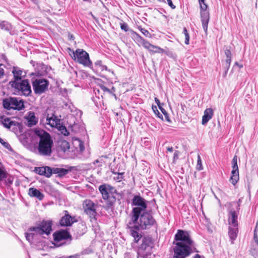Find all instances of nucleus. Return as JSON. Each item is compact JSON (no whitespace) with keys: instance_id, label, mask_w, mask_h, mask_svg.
Instances as JSON below:
<instances>
[{"instance_id":"72a5a7b5","label":"nucleus","mask_w":258,"mask_h":258,"mask_svg":"<svg viewBox=\"0 0 258 258\" xmlns=\"http://www.w3.org/2000/svg\"><path fill=\"white\" fill-rule=\"evenodd\" d=\"M183 34H184V36H185V41H184V43L186 44H189V34L187 32V30L186 29V28L185 27H184L183 28Z\"/></svg>"},{"instance_id":"20e7f679","label":"nucleus","mask_w":258,"mask_h":258,"mask_svg":"<svg viewBox=\"0 0 258 258\" xmlns=\"http://www.w3.org/2000/svg\"><path fill=\"white\" fill-rule=\"evenodd\" d=\"M39 138L38 151L39 155L50 156L52 153L53 141L50 134L44 131H38L36 133Z\"/></svg>"},{"instance_id":"5fc2aeb1","label":"nucleus","mask_w":258,"mask_h":258,"mask_svg":"<svg viewBox=\"0 0 258 258\" xmlns=\"http://www.w3.org/2000/svg\"><path fill=\"white\" fill-rule=\"evenodd\" d=\"M155 101L157 103V104L158 105L159 107V106H161L160 101L157 98H155Z\"/></svg>"},{"instance_id":"c03bdc74","label":"nucleus","mask_w":258,"mask_h":258,"mask_svg":"<svg viewBox=\"0 0 258 258\" xmlns=\"http://www.w3.org/2000/svg\"><path fill=\"white\" fill-rule=\"evenodd\" d=\"M253 240L255 241V242L258 245V236L256 233V228L254 229V231Z\"/></svg>"},{"instance_id":"f8f14e48","label":"nucleus","mask_w":258,"mask_h":258,"mask_svg":"<svg viewBox=\"0 0 258 258\" xmlns=\"http://www.w3.org/2000/svg\"><path fill=\"white\" fill-rule=\"evenodd\" d=\"M201 8V17L202 26L204 31L207 33L209 22V13L207 11L208 5L205 3V0H199Z\"/></svg>"},{"instance_id":"2eb2a0df","label":"nucleus","mask_w":258,"mask_h":258,"mask_svg":"<svg viewBox=\"0 0 258 258\" xmlns=\"http://www.w3.org/2000/svg\"><path fill=\"white\" fill-rule=\"evenodd\" d=\"M0 122L5 127L9 128L13 132H15L20 126V124L19 122L12 120L10 118L4 116L0 117Z\"/></svg>"},{"instance_id":"473e14b6","label":"nucleus","mask_w":258,"mask_h":258,"mask_svg":"<svg viewBox=\"0 0 258 258\" xmlns=\"http://www.w3.org/2000/svg\"><path fill=\"white\" fill-rule=\"evenodd\" d=\"M45 170L44 167H35L34 170L36 173L40 175H44V174H45Z\"/></svg>"},{"instance_id":"09e8293b","label":"nucleus","mask_w":258,"mask_h":258,"mask_svg":"<svg viewBox=\"0 0 258 258\" xmlns=\"http://www.w3.org/2000/svg\"><path fill=\"white\" fill-rule=\"evenodd\" d=\"M100 89L104 92H109V89L104 86V85H100Z\"/></svg>"},{"instance_id":"f03ea898","label":"nucleus","mask_w":258,"mask_h":258,"mask_svg":"<svg viewBox=\"0 0 258 258\" xmlns=\"http://www.w3.org/2000/svg\"><path fill=\"white\" fill-rule=\"evenodd\" d=\"M155 223L156 221L152 215L146 211L139 215L136 222L134 221L132 216V220L127 224V227L130 234L134 238V242L137 243L142 237L138 231L149 229Z\"/></svg>"},{"instance_id":"e433bc0d","label":"nucleus","mask_w":258,"mask_h":258,"mask_svg":"<svg viewBox=\"0 0 258 258\" xmlns=\"http://www.w3.org/2000/svg\"><path fill=\"white\" fill-rule=\"evenodd\" d=\"M95 65L97 67H100V69L101 70H103L104 69L106 70L107 67L105 66H103L102 64V61L101 60H97L95 62Z\"/></svg>"},{"instance_id":"39448f33","label":"nucleus","mask_w":258,"mask_h":258,"mask_svg":"<svg viewBox=\"0 0 258 258\" xmlns=\"http://www.w3.org/2000/svg\"><path fill=\"white\" fill-rule=\"evenodd\" d=\"M142 243L139 246L137 251V258H151L154 241L149 236L141 237Z\"/></svg>"},{"instance_id":"a211bd4d","label":"nucleus","mask_w":258,"mask_h":258,"mask_svg":"<svg viewBox=\"0 0 258 258\" xmlns=\"http://www.w3.org/2000/svg\"><path fill=\"white\" fill-rule=\"evenodd\" d=\"M12 73L13 75L14 80L11 81L18 82L22 81V78L25 77L26 75V73L23 69L18 67H13Z\"/></svg>"},{"instance_id":"7c9ffc66","label":"nucleus","mask_w":258,"mask_h":258,"mask_svg":"<svg viewBox=\"0 0 258 258\" xmlns=\"http://www.w3.org/2000/svg\"><path fill=\"white\" fill-rule=\"evenodd\" d=\"M225 54L226 56L225 61L229 64L231 61V53L230 50L226 49L225 50Z\"/></svg>"},{"instance_id":"9b49d317","label":"nucleus","mask_w":258,"mask_h":258,"mask_svg":"<svg viewBox=\"0 0 258 258\" xmlns=\"http://www.w3.org/2000/svg\"><path fill=\"white\" fill-rule=\"evenodd\" d=\"M99 206L98 203H94L90 199L85 200L82 203V207L84 213L90 219H95L97 215V210Z\"/></svg>"},{"instance_id":"dca6fc26","label":"nucleus","mask_w":258,"mask_h":258,"mask_svg":"<svg viewBox=\"0 0 258 258\" xmlns=\"http://www.w3.org/2000/svg\"><path fill=\"white\" fill-rule=\"evenodd\" d=\"M240 200H239L237 206V212L232 210H231L229 211L228 222L229 225L233 227H238L237 213H238V211L240 209Z\"/></svg>"},{"instance_id":"680f3d73","label":"nucleus","mask_w":258,"mask_h":258,"mask_svg":"<svg viewBox=\"0 0 258 258\" xmlns=\"http://www.w3.org/2000/svg\"><path fill=\"white\" fill-rule=\"evenodd\" d=\"M31 1L33 2H35L36 1V0H31Z\"/></svg>"},{"instance_id":"c85d7f7f","label":"nucleus","mask_w":258,"mask_h":258,"mask_svg":"<svg viewBox=\"0 0 258 258\" xmlns=\"http://www.w3.org/2000/svg\"><path fill=\"white\" fill-rule=\"evenodd\" d=\"M0 28L6 31H10L12 29L11 25L6 21L0 22Z\"/></svg>"},{"instance_id":"b1692460","label":"nucleus","mask_w":258,"mask_h":258,"mask_svg":"<svg viewBox=\"0 0 258 258\" xmlns=\"http://www.w3.org/2000/svg\"><path fill=\"white\" fill-rule=\"evenodd\" d=\"M146 49H147L150 52H152L153 53H163L164 52H165V50L158 46L152 45L150 42L146 46Z\"/></svg>"},{"instance_id":"412c9836","label":"nucleus","mask_w":258,"mask_h":258,"mask_svg":"<svg viewBox=\"0 0 258 258\" xmlns=\"http://www.w3.org/2000/svg\"><path fill=\"white\" fill-rule=\"evenodd\" d=\"M28 195L30 197L36 198L39 201H42L44 197V195L39 190L34 187L29 189Z\"/></svg>"},{"instance_id":"a878e982","label":"nucleus","mask_w":258,"mask_h":258,"mask_svg":"<svg viewBox=\"0 0 258 258\" xmlns=\"http://www.w3.org/2000/svg\"><path fill=\"white\" fill-rule=\"evenodd\" d=\"M135 39L139 46L142 45L145 48H146V46L149 43V41L146 40L138 34H136Z\"/></svg>"},{"instance_id":"7ed1b4c3","label":"nucleus","mask_w":258,"mask_h":258,"mask_svg":"<svg viewBox=\"0 0 258 258\" xmlns=\"http://www.w3.org/2000/svg\"><path fill=\"white\" fill-rule=\"evenodd\" d=\"M52 222L50 220H42L38 222L35 226L30 227L25 233L26 239L32 243L37 240L43 234L49 235L52 231Z\"/></svg>"},{"instance_id":"bb28decb","label":"nucleus","mask_w":258,"mask_h":258,"mask_svg":"<svg viewBox=\"0 0 258 258\" xmlns=\"http://www.w3.org/2000/svg\"><path fill=\"white\" fill-rule=\"evenodd\" d=\"M69 170L64 168H53V173L57 174L59 177H62L68 174Z\"/></svg>"},{"instance_id":"f3484780","label":"nucleus","mask_w":258,"mask_h":258,"mask_svg":"<svg viewBox=\"0 0 258 258\" xmlns=\"http://www.w3.org/2000/svg\"><path fill=\"white\" fill-rule=\"evenodd\" d=\"M64 215L61 218L59 224L62 226H70L75 222L74 217H72L68 211H64Z\"/></svg>"},{"instance_id":"1a4fd4ad","label":"nucleus","mask_w":258,"mask_h":258,"mask_svg":"<svg viewBox=\"0 0 258 258\" xmlns=\"http://www.w3.org/2000/svg\"><path fill=\"white\" fill-rule=\"evenodd\" d=\"M69 49L72 52L70 53L73 60L86 67H90L92 62L89 58V54L82 49H77L76 51Z\"/></svg>"},{"instance_id":"6ab92c4d","label":"nucleus","mask_w":258,"mask_h":258,"mask_svg":"<svg viewBox=\"0 0 258 258\" xmlns=\"http://www.w3.org/2000/svg\"><path fill=\"white\" fill-rule=\"evenodd\" d=\"M232 170L231 171V176L230 181L233 185H235L239 180V170L237 163H232Z\"/></svg>"},{"instance_id":"f257e3e1","label":"nucleus","mask_w":258,"mask_h":258,"mask_svg":"<svg viewBox=\"0 0 258 258\" xmlns=\"http://www.w3.org/2000/svg\"><path fill=\"white\" fill-rule=\"evenodd\" d=\"M173 258H186L198 252L196 245L188 232L178 230L173 242Z\"/></svg>"},{"instance_id":"4468645a","label":"nucleus","mask_w":258,"mask_h":258,"mask_svg":"<svg viewBox=\"0 0 258 258\" xmlns=\"http://www.w3.org/2000/svg\"><path fill=\"white\" fill-rule=\"evenodd\" d=\"M49 82L44 79H36L32 82V86L35 94H41L48 88Z\"/></svg>"},{"instance_id":"a19ab883","label":"nucleus","mask_w":258,"mask_h":258,"mask_svg":"<svg viewBox=\"0 0 258 258\" xmlns=\"http://www.w3.org/2000/svg\"><path fill=\"white\" fill-rule=\"evenodd\" d=\"M4 65L0 63V79H2L5 75V70L3 68Z\"/></svg>"},{"instance_id":"c9c22d12","label":"nucleus","mask_w":258,"mask_h":258,"mask_svg":"<svg viewBox=\"0 0 258 258\" xmlns=\"http://www.w3.org/2000/svg\"><path fill=\"white\" fill-rule=\"evenodd\" d=\"M159 109L161 110V112H162V113L164 115L165 117V118H166V120L168 121V122H170V120L169 119V115H168V113L166 111V110L163 108H162L161 106H159Z\"/></svg>"},{"instance_id":"052dcab7","label":"nucleus","mask_w":258,"mask_h":258,"mask_svg":"<svg viewBox=\"0 0 258 258\" xmlns=\"http://www.w3.org/2000/svg\"><path fill=\"white\" fill-rule=\"evenodd\" d=\"M112 90H113L114 91H115L114 88L113 87L112 88Z\"/></svg>"},{"instance_id":"79ce46f5","label":"nucleus","mask_w":258,"mask_h":258,"mask_svg":"<svg viewBox=\"0 0 258 258\" xmlns=\"http://www.w3.org/2000/svg\"><path fill=\"white\" fill-rule=\"evenodd\" d=\"M165 53H166V54L167 55H168V56L169 57H172V58H175V55L174 53H173L172 51H169V50H165V52H164Z\"/></svg>"},{"instance_id":"603ef678","label":"nucleus","mask_w":258,"mask_h":258,"mask_svg":"<svg viewBox=\"0 0 258 258\" xmlns=\"http://www.w3.org/2000/svg\"><path fill=\"white\" fill-rule=\"evenodd\" d=\"M91 251L89 250L85 249L82 251V254H87L90 253Z\"/></svg>"},{"instance_id":"ea45409f","label":"nucleus","mask_w":258,"mask_h":258,"mask_svg":"<svg viewBox=\"0 0 258 258\" xmlns=\"http://www.w3.org/2000/svg\"><path fill=\"white\" fill-rule=\"evenodd\" d=\"M230 64H231V62H229V64H228V63H227V62H225V66H224L225 73L223 74V76L224 77H225L227 75V72L229 70V67L230 66Z\"/></svg>"},{"instance_id":"bf43d9fd","label":"nucleus","mask_w":258,"mask_h":258,"mask_svg":"<svg viewBox=\"0 0 258 258\" xmlns=\"http://www.w3.org/2000/svg\"><path fill=\"white\" fill-rule=\"evenodd\" d=\"M108 93L113 94V93L111 90L109 89V92H108ZM113 95L115 96L114 94H113Z\"/></svg>"},{"instance_id":"5701e85b","label":"nucleus","mask_w":258,"mask_h":258,"mask_svg":"<svg viewBox=\"0 0 258 258\" xmlns=\"http://www.w3.org/2000/svg\"><path fill=\"white\" fill-rule=\"evenodd\" d=\"M28 125L30 127L36 125L38 122V118L36 117L34 112L30 111L26 117Z\"/></svg>"},{"instance_id":"aec40b11","label":"nucleus","mask_w":258,"mask_h":258,"mask_svg":"<svg viewBox=\"0 0 258 258\" xmlns=\"http://www.w3.org/2000/svg\"><path fill=\"white\" fill-rule=\"evenodd\" d=\"M44 115L46 116V123L50 126L53 127L59 124L60 119L54 115L53 113L51 114L45 113Z\"/></svg>"},{"instance_id":"3c124183","label":"nucleus","mask_w":258,"mask_h":258,"mask_svg":"<svg viewBox=\"0 0 258 258\" xmlns=\"http://www.w3.org/2000/svg\"><path fill=\"white\" fill-rule=\"evenodd\" d=\"M141 32L145 36H147L148 34H149V32H148V31H147V30L144 29H142Z\"/></svg>"},{"instance_id":"e2e57ef3","label":"nucleus","mask_w":258,"mask_h":258,"mask_svg":"<svg viewBox=\"0 0 258 258\" xmlns=\"http://www.w3.org/2000/svg\"><path fill=\"white\" fill-rule=\"evenodd\" d=\"M97 162H98V160H97L96 161V163H97Z\"/></svg>"},{"instance_id":"f704fd0d","label":"nucleus","mask_w":258,"mask_h":258,"mask_svg":"<svg viewBox=\"0 0 258 258\" xmlns=\"http://www.w3.org/2000/svg\"><path fill=\"white\" fill-rule=\"evenodd\" d=\"M196 168L197 170H198L199 171L202 170L203 169L202 163V160H201V157L199 155L198 156V160H197V164Z\"/></svg>"},{"instance_id":"4be33fe9","label":"nucleus","mask_w":258,"mask_h":258,"mask_svg":"<svg viewBox=\"0 0 258 258\" xmlns=\"http://www.w3.org/2000/svg\"><path fill=\"white\" fill-rule=\"evenodd\" d=\"M213 115V110L212 108H207L204 113L202 117V123L205 125L212 117Z\"/></svg>"},{"instance_id":"2f4dec72","label":"nucleus","mask_w":258,"mask_h":258,"mask_svg":"<svg viewBox=\"0 0 258 258\" xmlns=\"http://www.w3.org/2000/svg\"><path fill=\"white\" fill-rule=\"evenodd\" d=\"M44 168L46 169L44 176H46V177H50L53 173V169L48 166L44 167Z\"/></svg>"},{"instance_id":"0eeeda50","label":"nucleus","mask_w":258,"mask_h":258,"mask_svg":"<svg viewBox=\"0 0 258 258\" xmlns=\"http://www.w3.org/2000/svg\"><path fill=\"white\" fill-rule=\"evenodd\" d=\"M148 202L140 195L134 196L132 201V206L134 207L132 209V216L134 222H136L140 214L146 211Z\"/></svg>"},{"instance_id":"4c0bfd02","label":"nucleus","mask_w":258,"mask_h":258,"mask_svg":"<svg viewBox=\"0 0 258 258\" xmlns=\"http://www.w3.org/2000/svg\"><path fill=\"white\" fill-rule=\"evenodd\" d=\"M152 109H153V111L154 112L155 114L156 115H157V116L159 118L163 119L162 115L160 113L159 111L158 110L156 106H152Z\"/></svg>"},{"instance_id":"864d4df0","label":"nucleus","mask_w":258,"mask_h":258,"mask_svg":"<svg viewBox=\"0 0 258 258\" xmlns=\"http://www.w3.org/2000/svg\"><path fill=\"white\" fill-rule=\"evenodd\" d=\"M235 163H237V157L236 155L234 156L232 161V164Z\"/></svg>"},{"instance_id":"423d86ee","label":"nucleus","mask_w":258,"mask_h":258,"mask_svg":"<svg viewBox=\"0 0 258 258\" xmlns=\"http://www.w3.org/2000/svg\"><path fill=\"white\" fill-rule=\"evenodd\" d=\"M99 190L102 198L106 201L108 208L112 207L116 201V189L109 184H103L99 186Z\"/></svg>"},{"instance_id":"c756f323","label":"nucleus","mask_w":258,"mask_h":258,"mask_svg":"<svg viewBox=\"0 0 258 258\" xmlns=\"http://www.w3.org/2000/svg\"><path fill=\"white\" fill-rule=\"evenodd\" d=\"M58 130H59V131H60L61 133L65 136H68L70 134L69 131L67 129L66 127L64 125H59L58 127Z\"/></svg>"},{"instance_id":"de8ad7c7","label":"nucleus","mask_w":258,"mask_h":258,"mask_svg":"<svg viewBox=\"0 0 258 258\" xmlns=\"http://www.w3.org/2000/svg\"><path fill=\"white\" fill-rule=\"evenodd\" d=\"M179 152L178 151H175L174 153L173 157V161L177 160L178 158Z\"/></svg>"},{"instance_id":"58836bf2","label":"nucleus","mask_w":258,"mask_h":258,"mask_svg":"<svg viewBox=\"0 0 258 258\" xmlns=\"http://www.w3.org/2000/svg\"><path fill=\"white\" fill-rule=\"evenodd\" d=\"M0 143L6 149H9L11 148L10 145L7 142L4 141L2 138H0Z\"/></svg>"},{"instance_id":"6e6552de","label":"nucleus","mask_w":258,"mask_h":258,"mask_svg":"<svg viewBox=\"0 0 258 258\" xmlns=\"http://www.w3.org/2000/svg\"><path fill=\"white\" fill-rule=\"evenodd\" d=\"M9 85L20 95L29 96L32 93L31 86L28 79L18 82L10 81Z\"/></svg>"},{"instance_id":"4d7b16f0","label":"nucleus","mask_w":258,"mask_h":258,"mask_svg":"<svg viewBox=\"0 0 258 258\" xmlns=\"http://www.w3.org/2000/svg\"><path fill=\"white\" fill-rule=\"evenodd\" d=\"M193 258H202V257L199 254H196Z\"/></svg>"},{"instance_id":"6e6d98bb","label":"nucleus","mask_w":258,"mask_h":258,"mask_svg":"<svg viewBox=\"0 0 258 258\" xmlns=\"http://www.w3.org/2000/svg\"><path fill=\"white\" fill-rule=\"evenodd\" d=\"M167 150L168 152H172L173 151V148L172 147H167Z\"/></svg>"},{"instance_id":"8fccbe9b","label":"nucleus","mask_w":258,"mask_h":258,"mask_svg":"<svg viewBox=\"0 0 258 258\" xmlns=\"http://www.w3.org/2000/svg\"><path fill=\"white\" fill-rule=\"evenodd\" d=\"M67 258H80V255L79 254H75L67 257Z\"/></svg>"},{"instance_id":"cd10ccee","label":"nucleus","mask_w":258,"mask_h":258,"mask_svg":"<svg viewBox=\"0 0 258 258\" xmlns=\"http://www.w3.org/2000/svg\"><path fill=\"white\" fill-rule=\"evenodd\" d=\"M59 147L60 150L63 152H65L66 151L70 149V145L69 142L65 140H63L60 142Z\"/></svg>"},{"instance_id":"9d476101","label":"nucleus","mask_w":258,"mask_h":258,"mask_svg":"<svg viewBox=\"0 0 258 258\" xmlns=\"http://www.w3.org/2000/svg\"><path fill=\"white\" fill-rule=\"evenodd\" d=\"M3 105L4 108L7 110H20L24 108V101L16 97H9L4 99L3 101Z\"/></svg>"},{"instance_id":"49530a36","label":"nucleus","mask_w":258,"mask_h":258,"mask_svg":"<svg viewBox=\"0 0 258 258\" xmlns=\"http://www.w3.org/2000/svg\"><path fill=\"white\" fill-rule=\"evenodd\" d=\"M168 5L171 7V9H174L176 7L173 4L171 0H167Z\"/></svg>"},{"instance_id":"ddd939ff","label":"nucleus","mask_w":258,"mask_h":258,"mask_svg":"<svg viewBox=\"0 0 258 258\" xmlns=\"http://www.w3.org/2000/svg\"><path fill=\"white\" fill-rule=\"evenodd\" d=\"M54 245L57 246H60L65 244L62 242L63 240L70 239L72 236L67 230H60L55 232L53 234Z\"/></svg>"},{"instance_id":"393cba45","label":"nucleus","mask_w":258,"mask_h":258,"mask_svg":"<svg viewBox=\"0 0 258 258\" xmlns=\"http://www.w3.org/2000/svg\"><path fill=\"white\" fill-rule=\"evenodd\" d=\"M238 229L237 227H229L228 234L230 239L231 240V243H233V241L235 240L237 237Z\"/></svg>"},{"instance_id":"a18cd8bd","label":"nucleus","mask_w":258,"mask_h":258,"mask_svg":"<svg viewBox=\"0 0 258 258\" xmlns=\"http://www.w3.org/2000/svg\"><path fill=\"white\" fill-rule=\"evenodd\" d=\"M120 28L122 30H124L125 32L128 31V26L125 23L121 24Z\"/></svg>"},{"instance_id":"13d9d810","label":"nucleus","mask_w":258,"mask_h":258,"mask_svg":"<svg viewBox=\"0 0 258 258\" xmlns=\"http://www.w3.org/2000/svg\"><path fill=\"white\" fill-rule=\"evenodd\" d=\"M235 64L236 65H237L238 66H239L240 68H242V65H239V64H238V62H236L235 63Z\"/></svg>"},{"instance_id":"37998d69","label":"nucleus","mask_w":258,"mask_h":258,"mask_svg":"<svg viewBox=\"0 0 258 258\" xmlns=\"http://www.w3.org/2000/svg\"><path fill=\"white\" fill-rule=\"evenodd\" d=\"M112 173L114 174H118V177H117V180H119L120 181L122 179V175L123 174V172H121V173L117 172V173L114 171H113Z\"/></svg>"}]
</instances>
